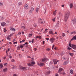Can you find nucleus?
Masks as SVG:
<instances>
[{
  "instance_id": "14",
  "label": "nucleus",
  "mask_w": 76,
  "mask_h": 76,
  "mask_svg": "<svg viewBox=\"0 0 76 76\" xmlns=\"http://www.w3.org/2000/svg\"><path fill=\"white\" fill-rule=\"evenodd\" d=\"M7 39H8V40H10V35H8V36H7Z\"/></svg>"
},
{
  "instance_id": "5",
  "label": "nucleus",
  "mask_w": 76,
  "mask_h": 76,
  "mask_svg": "<svg viewBox=\"0 0 76 76\" xmlns=\"http://www.w3.org/2000/svg\"><path fill=\"white\" fill-rule=\"evenodd\" d=\"M71 47L73 49H76V45H72Z\"/></svg>"
},
{
  "instance_id": "43",
  "label": "nucleus",
  "mask_w": 76,
  "mask_h": 76,
  "mask_svg": "<svg viewBox=\"0 0 76 76\" xmlns=\"http://www.w3.org/2000/svg\"><path fill=\"white\" fill-rule=\"evenodd\" d=\"M68 49L69 50H70L72 49L71 48L69 47H68Z\"/></svg>"
},
{
  "instance_id": "23",
  "label": "nucleus",
  "mask_w": 76,
  "mask_h": 76,
  "mask_svg": "<svg viewBox=\"0 0 76 76\" xmlns=\"http://www.w3.org/2000/svg\"><path fill=\"white\" fill-rule=\"evenodd\" d=\"M67 63H68L67 61H65V62L64 63V65H66V64H67Z\"/></svg>"
},
{
  "instance_id": "47",
  "label": "nucleus",
  "mask_w": 76,
  "mask_h": 76,
  "mask_svg": "<svg viewBox=\"0 0 76 76\" xmlns=\"http://www.w3.org/2000/svg\"><path fill=\"white\" fill-rule=\"evenodd\" d=\"M63 60H66V58H64V57H63L62 58Z\"/></svg>"
},
{
  "instance_id": "7",
  "label": "nucleus",
  "mask_w": 76,
  "mask_h": 76,
  "mask_svg": "<svg viewBox=\"0 0 76 76\" xmlns=\"http://www.w3.org/2000/svg\"><path fill=\"white\" fill-rule=\"evenodd\" d=\"M58 61H57V59H55L53 60V62L54 64H56L57 63Z\"/></svg>"
},
{
  "instance_id": "37",
  "label": "nucleus",
  "mask_w": 76,
  "mask_h": 76,
  "mask_svg": "<svg viewBox=\"0 0 76 76\" xmlns=\"http://www.w3.org/2000/svg\"><path fill=\"white\" fill-rule=\"evenodd\" d=\"M50 73V71H48L47 72V75H49Z\"/></svg>"
},
{
  "instance_id": "52",
  "label": "nucleus",
  "mask_w": 76,
  "mask_h": 76,
  "mask_svg": "<svg viewBox=\"0 0 76 76\" xmlns=\"http://www.w3.org/2000/svg\"><path fill=\"white\" fill-rule=\"evenodd\" d=\"M62 74H63V75H66V73L64 72L62 73Z\"/></svg>"
},
{
  "instance_id": "38",
  "label": "nucleus",
  "mask_w": 76,
  "mask_h": 76,
  "mask_svg": "<svg viewBox=\"0 0 76 76\" xmlns=\"http://www.w3.org/2000/svg\"><path fill=\"white\" fill-rule=\"evenodd\" d=\"M33 25L34 26V27H36L37 26V24H35V23H34V24Z\"/></svg>"
},
{
  "instance_id": "15",
  "label": "nucleus",
  "mask_w": 76,
  "mask_h": 76,
  "mask_svg": "<svg viewBox=\"0 0 76 76\" xmlns=\"http://www.w3.org/2000/svg\"><path fill=\"white\" fill-rule=\"evenodd\" d=\"M21 69H22V70H27V67H22Z\"/></svg>"
},
{
  "instance_id": "60",
  "label": "nucleus",
  "mask_w": 76,
  "mask_h": 76,
  "mask_svg": "<svg viewBox=\"0 0 76 76\" xmlns=\"http://www.w3.org/2000/svg\"><path fill=\"white\" fill-rule=\"evenodd\" d=\"M4 60H6V57H4Z\"/></svg>"
},
{
  "instance_id": "16",
  "label": "nucleus",
  "mask_w": 76,
  "mask_h": 76,
  "mask_svg": "<svg viewBox=\"0 0 76 76\" xmlns=\"http://www.w3.org/2000/svg\"><path fill=\"white\" fill-rule=\"evenodd\" d=\"M36 38H39V39H41V36H36Z\"/></svg>"
},
{
  "instance_id": "56",
  "label": "nucleus",
  "mask_w": 76,
  "mask_h": 76,
  "mask_svg": "<svg viewBox=\"0 0 76 76\" xmlns=\"http://www.w3.org/2000/svg\"><path fill=\"white\" fill-rule=\"evenodd\" d=\"M59 23H60L59 21H58L56 23V24H58V25H59Z\"/></svg>"
},
{
  "instance_id": "12",
  "label": "nucleus",
  "mask_w": 76,
  "mask_h": 76,
  "mask_svg": "<svg viewBox=\"0 0 76 76\" xmlns=\"http://www.w3.org/2000/svg\"><path fill=\"white\" fill-rule=\"evenodd\" d=\"M1 26H4V25H6V24L5 22H2L1 23Z\"/></svg>"
},
{
  "instance_id": "19",
  "label": "nucleus",
  "mask_w": 76,
  "mask_h": 76,
  "mask_svg": "<svg viewBox=\"0 0 76 76\" xmlns=\"http://www.w3.org/2000/svg\"><path fill=\"white\" fill-rule=\"evenodd\" d=\"M10 30L12 31H15L16 29L13 28H10Z\"/></svg>"
},
{
  "instance_id": "13",
  "label": "nucleus",
  "mask_w": 76,
  "mask_h": 76,
  "mask_svg": "<svg viewBox=\"0 0 76 76\" xmlns=\"http://www.w3.org/2000/svg\"><path fill=\"white\" fill-rule=\"evenodd\" d=\"M3 71L4 72H6L7 71V68H5L4 69H3Z\"/></svg>"
},
{
  "instance_id": "33",
  "label": "nucleus",
  "mask_w": 76,
  "mask_h": 76,
  "mask_svg": "<svg viewBox=\"0 0 76 76\" xmlns=\"http://www.w3.org/2000/svg\"><path fill=\"white\" fill-rule=\"evenodd\" d=\"M27 65L28 66H32V65L31 64L28 63L27 64Z\"/></svg>"
},
{
  "instance_id": "21",
  "label": "nucleus",
  "mask_w": 76,
  "mask_h": 76,
  "mask_svg": "<svg viewBox=\"0 0 76 76\" xmlns=\"http://www.w3.org/2000/svg\"><path fill=\"white\" fill-rule=\"evenodd\" d=\"M31 64H35V62L32 61L31 62Z\"/></svg>"
},
{
  "instance_id": "9",
  "label": "nucleus",
  "mask_w": 76,
  "mask_h": 76,
  "mask_svg": "<svg viewBox=\"0 0 76 76\" xmlns=\"http://www.w3.org/2000/svg\"><path fill=\"white\" fill-rule=\"evenodd\" d=\"M24 8L25 9H28V4H26L24 7Z\"/></svg>"
},
{
  "instance_id": "20",
  "label": "nucleus",
  "mask_w": 76,
  "mask_h": 76,
  "mask_svg": "<svg viewBox=\"0 0 76 76\" xmlns=\"http://www.w3.org/2000/svg\"><path fill=\"white\" fill-rule=\"evenodd\" d=\"M42 21V19L41 18H39V20L38 21V23H41V22Z\"/></svg>"
},
{
  "instance_id": "63",
  "label": "nucleus",
  "mask_w": 76,
  "mask_h": 76,
  "mask_svg": "<svg viewBox=\"0 0 76 76\" xmlns=\"http://www.w3.org/2000/svg\"><path fill=\"white\" fill-rule=\"evenodd\" d=\"M47 69H48V70H50V68H49V67H47Z\"/></svg>"
},
{
  "instance_id": "30",
  "label": "nucleus",
  "mask_w": 76,
  "mask_h": 76,
  "mask_svg": "<svg viewBox=\"0 0 76 76\" xmlns=\"http://www.w3.org/2000/svg\"><path fill=\"white\" fill-rule=\"evenodd\" d=\"M53 64V62H52V61H50V62L49 65H51V64Z\"/></svg>"
},
{
  "instance_id": "49",
  "label": "nucleus",
  "mask_w": 76,
  "mask_h": 76,
  "mask_svg": "<svg viewBox=\"0 0 76 76\" xmlns=\"http://www.w3.org/2000/svg\"><path fill=\"white\" fill-rule=\"evenodd\" d=\"M56 12H54L53 13V15H56Z\"/></svg>"
},
{
  "instance_id": "61",
  "label": "nucleus",
  "mask_w": 76,
  "mask_h": 76,
  "mask_svg": "<svg viewBox=\"0 0 76 76\" xmlns=\"http://www.w3.org/2000/svg\"><path fill=\"white\" fill-rule=\"evenodd\" d=\"M63 53L62 52L61 53V56H63Z\"/></svg>"
},
{
  "instance_id": "40",
  "label": "nucleus",
  "mask_w": 76,
  "mask_h": 76,
  "mask_svg": "<svg viewBox=\"0 0 76 76\" xmlns=\"http://www.w3.org/2000/svg\"><path fill=\"white\" fill-rule=\"evenodd\" d=\"M69 46L70 47H72V44L71 43H69Z\"/></svg>"
},
{
  "instance_id": "55",
  "label": "nucleus",
  "mask_w": 76,
  "mask_h": 76,
  "mask_svg": "<svg viewBox=\"0 0 76 76\" xmlns=\"http://www.w3.org/2000/svg\"><path fill=\"white\" fill-rule=\"evenodd\" d=\"M34 39H33L31 41V42H32V43H34Z\"/></svg>"
},
{
  "instance_id": "62",
  "label": "nucleus",
  "mask_w": 76,
  "mask_h": 76,
  "mask_svg": "<svg viewBox=\"0 0 76 76\" xmlns=\"http://www.w3.org/2000/svg\"><path fill=\"white\" fill-rule=\"evenodd\" d=\"M41 23H44V22H43V21H42L41 22Z\"/></svg>"
},
{
  "instance_id": "6",
  "label": "nucleus",
  "mask_w": 76,
  "mask_h": 76,
  "mask_svg": "<svg viewBox=\"0 0 76 76\" xmlns=\"http://www.w3.org/2000/svg\"><path fill=\"white\" fill-rule=\"evenodd\" d=\"M63 70V69L61 68H60L58 70V72L59 73H60V72Z\"/></svg>"
},
{
  "instance_id": "10",
  "label": "nucleus",
  "mask_w": 76,
  "mask_h": 76,
  "mask_svg": "<svg viewBox=\"0 0 76 76\" xmlns=\"http://www.w3.org/2000/svg\"><path fill=\"white\" fill-rule=\"evenodd\" d=\"M76 40V36H74L72 39L71 40V41H72V40Z\"/></svg>"
},
{
  "instance_id": "18",
  "label": "nucleus",
  "mask_w": 76,
  "mask_h": 76,
  "mask_svg": "<svg viewBox=\"0 0 76 76\" xmlns=\"http://www.w3.org/2000/svg\"><path fill=\"white\" fill-rule=\"evenodd\" d=\"M73 4H71L69 6L70 8V9H72V8H73Z\"/></svg>"
},
{
  "instance_id": "34",
  "label": "nucleus",
  "mask_w": 76,
  "mask_h": 76,
  "mask_svg": "<svg viewBox=\"0 0 76 76\" xmlns=\"http://www.w3.org/2000/svg\"><path fill=\"white\" fill-rule=\"evenodd\" d=\"M20 46H18V47H17V50H20Z\"/></svg>"
},
{
  "instance_id": "36",
  "label": "nucleus",
  "mask_w": 76,
  "mask_h": 76,
  "mask_svg": "<svg viewBox=\"0 0 76 76\" xmlns=\"http://www.w3.org/2000/svg\"><path fill=\"white\" fill-rule=\"evenodd\" d=\"M48 30V29L47 28L45 29V31L43 32L44 34H45V32H47V31Z\"/></svg>"
},
{
  "instance_id": "28",
  "label": "nucleus",
  "mask_w": 76,
  "mask_h": 76,
  "mask_svg": "<svg viewBox=\"0 0 76 76\" xmlns=\"http://www.w3.org/2000/svg\"><path fill=\"white\" fill-rule=\"evenodd\" d=\"M32 35V34H29L28 35V37H31Z\"/></svg>"
},
{
  "instance_id": "57",
  "label": "nucleus",
  "mask_w": 76,
  "mask_h": 76,
  "mask_svg": "<svg viewBox=\"0 0 76 76\" xmlns=\"http://www.w3.org/2000/svg\"><path fill=\"white\" fill-rule=\"evenodd\" d=\"M45 39L47 41H48L49 40V38H46Z\"/></svg>"
},
{
  "instance_id": "44",
  "label": "nucleus",
  "mask_w": 76,
  "mask_h": 76,
  "mask_svg": "<svg viewBox=\"0 0 76 76\" xmlns=\"http://www.w3.org/2000/svg\"><path fill=\"white\" fill-rule=\"evenodd\" d=\"M15 60H14V59H12L11 60L12 62H15Z\"/></svg>"
},
{
  "instance_id": "27",
  "label": "nucleus",
  "mask_w": 76,
  "mask_h": 76,
  "mask_svg": "<svg viewBox=\"0 0 76 76\" xmlns=\"http://www.w3.org/2000/svg\"><path fill=\"white\" fill-rule=\"evenodd\" d=\"M49 34H52V35H53H53L54 34V33L53 34V31H49Z\"/></svg>"
},
{
  "instance_id": "11",
  "label": "nucleus",
  "mask_w": 76,
  "mask_h": 76,
  "mask_svg": "<svg viewBox=\"0 0 76 76\" xmlns=\"http://www.w3.org/2000/svg\"><path fill=\"white\" fill-rule=\"evenodd\" d=\"M71 35H72L73 34H76V32L75 31H72L69 33Z\"/></svg>"
},
{
  "instance_id": "31",
  "label": "nucleus",
  "mask_w": 76,
  "mask_h": 76,
  "mask_svg": "<svg viewBox=\"0 0 76 76\" xmlns=\"http://www.w3.org/2000/svg\"><path fill=\"white\" fill-rule=\"evenodd\" d=\"M58 26H59V24H56V25L55 26V27H56V28H58Z\"/></svg>"
},
{
  "instance_id": "42",
  "label": "nucleus",
  "mask_w": 76,
  "mask_h": 76,
  "mask_svg": "<svg viewBox=\"0 0 76 76\" xmlns=\"http://www.w3.org/2000/svg\"><path fill=\"white\" fill-rule=\"evenodd\" d=\"M65 35H66V34H64V33H63L62 34L63 37H64V36H65Z\"/></svg>"
},
{
  "instance_id": "41",
  "label": "nucleus",
  "mask_w": 76,
  "mask_h": 76,
  "mask_svg": "<svg viewBox=\"0 0 76 76\" xmlns=\"http://www.w3.org/2000/svg\"><path fill=\"white\" fill-rule=\"evenodd\" d=\"M12 69H15V68L16 67L14 65H12Z\"/></svg>"
},
{
  "instance_id": "45",
  "label": "nucleus",
  "mask_w": 76,
  "mask_h": 76,
  "mask_svg": "<svg viewBox=\"0 0 76 76\" xmlns=\"http://www.w3.org/2000/svg\"><path fill=\"white\" fill-rule=\"evenodd\" d=\"M22 28H23L24 29H25V26H23L22 27Z\"/></svg>"
},
{
  "instance_id": "35",
  "label": "nucleus",
  "mask_w": 76,
  "mask_h": 76,
  "mask_svg": "<svg viewBox=\"0 0 76 76\" xmlns=\"http://www.w3.org/2000/svg\"><path fill=\"white\" fill-rule=\"evenodd\" d=\"M0 6H3V2H0Z\"/></svg>"
},
{
  "instance_id": "29",
  "label": "nucleus",
  "mask_w": 76,
  "mask_h": 76,
  "mask_svg": "<svg viewBox=\"0 0 76 76\" xmlns=\"http://www.w3.org/2000/svg\"><path fill=\"white\" fill-rule=\"evenodd\" d=\"M3 66V64H0V67H1V68H2Z\"/></svg>"
},
{
  "instance_id": "17",
  "label": "nucleus",
  "mask_w": 76,
  "mask_h": 76,
  "mask_svg": "<svg viewBox=\"0 0 76 76\" xmlns=\"http://www.w3.org/2000/svg\"><path fill=\"white\" fill-rule=\"evenodd\" d=\"M38 65H39V66H44V63H41L40 64H38Z\"/></svg>"
},
{
  "instance_id": "48",
  "label": "nucleus",
  "mask_w": 76,
  "mask_h": 76,
  "mask_svg": "<svg viewBox=\"0 0 76 76\" xmlns=\"http://www.w3.org/2000/svg\"><path fill=\"white\" fill-rule=\"evenodd\" d=\"M7 63H5L4 65V66H6V65H7Z\"/></svg>"
},
{
  "instance_id": "3",
  "label": "nucleus",
  "mask_w": 76,
  "mask_h": 76,
  "mask_svg": "<svg viewBox=\"0 0 76 76\" xmlns=\"http://www.w3.org/2000/svg\"><path fill=\"white\" fill-rule=\"evenodd\" d=\"M72 22L74 23V24H75L76 23V18H74V19H72Z\"/></svg>"
},
{
  "instance_id": "24",
  "label": "nucleus",
  "mask_w": 76,
  "mask_h": 76,
  "mask_svg": "<svg viewBox=\"0 0 76 76\" xmlns=\"http://www.w3.org/2000/svg\"><path fill=\"white\" fill-rule=\"evenodd\" d=\"M69 54L71 56H73L74 55V54L73 53H69Z\"/></svg>"
},
{
  "instance_id": "2",
  "label": "nucleus",
  "mask_w": 76,
  "mask_h": 76,
  "mask_svg": "<svg viewBox=\"0 0 76 76\" xmlns=\"http://www.w3.org/2000/svg\"><path fill=\"white\" fill-rule=\"evenodd\" d=\"M49 41L50 42H51L52 43H53L54 42V41H55V39L53 38H51L50 39Z\"/></svg>"
},
{
  "instance_id": "54",
  "label": "nucleus",
  "mask_w": 76,
  "mask_h": 76,
  "mask_svg": "<svg viewBox=\"0 0 76 76\" xmlns=\"http://www.w3.org/2000/svg\"><path fill=\"white\" fill-rule=\"evenodd\" d=\"M56 76H58V74L56 73Z\"/></svg>"
},
{
  "instance_id": "53",
  "label": "nucleus",
  "mask_w": 76,
  "mask_h": 76,
  "mask_svg": "<svg viewBox=\"0 0 76 76\" xmlns=\"http://www.w3.org/2000/svg\"><path fill=\"white\" fill-rule=\"evenodd\" d=\"M55 19H56V18H54L52 19L53 21H55Z\"/></svg>"
},
{
  "instance_id": "50",
  "label": "nucleus",
  "mask_w": 76,
  "mask_h": 76,
  "mask_svg": "<svg viewBox=\"0 0 76 76\" xmlns=\"http://www.w3.org/2000/svg\"><path fill=\"white\" fill-rule=\"evenodd\" d=\"M0 18H1V19H3V16H1Z\"/></svg>"
},
{
  "instance_id": "64",
  "label": "nucleus",
  "mask_w": 76,
  "mask_h": 76,
  "mask_svg": "<svg viewBox=\"0 0 76 76\" xmlns=\"http://www.w3.org/2000/svg\"><path fill=\"white\" fill-rule=\"evenodd\" d=\"M34 51H37V48H34Z\"/></svg>"
},
{
  "instance_id": "51",
  "label": "nucleus",
  "mask_w": 76,
  "mask_h": 76,
  "mask_svg": "<svg viewBox=\"0 0 76 76\" xmlns=\"http://www.w3.org/2000/svg\"><path fill=\"white\" fill-rule=\"evenodd\" d=\"M20 46V48H23V46L22 45H21L20 46Z\"/></svg>"
},
{
  "instance_id": "1",
  "label": "nucleus",
  "mask_w": 76,
  "mask_h": 76,
  "mask_svg": "<svg viewBox=\"0 0 76 76\" xmlns=\"http://www.w3.org/2000/svg\"><path fill=\"white\" fill-rule=\"evenodd\" d=\"M70 14V12H68L65 15L64 19L65 22H66L67 20L68 19V18H69V16Z\"/></svg>"
},
{
  "instance_id": "59",
  "label": "nucleus",
  "mask_w": 76,
  "mask_h": 76,
  "mask_svg": "<svg viewBox=\"0 0 76 76\" xmlns=\"http://www.w3.org/2000/svg\"><path fill=\"white\" fill-rule=\"evenodd\" d=\"M54 45H53L52 47V49L53 50V48H54Z\"/></svg>"
},
{
  "instance_id": "8",
  "label": "nucleus",
  "mask_w": 76,
  "mask_h": 76,
  "mask_svg": "<svg viewBox=\"0 0 76 76\" xmlns=\"http://www.w3.org/2000/svg\"><path fill=\"white\" fill-rule=\"evenodd\" d=\"M48 60V59L47 58H45L42 59V61L44 62L45 61H46V60Z\"/></svg>"
},
{
  "instance_id": "25",
  "label": "nucleus",
  "mask_w": 76,
  "mask_h": 76,
  "mask_svg": "<svg viewBox=\"0 0 76 76\" xmlns=\"http://www.w3.org/2000/svg\"><path fill=\"white\" fill-rule=\"evenodd\" d=\"M22 3L21 2H20L18 4V5L19 6H20L22 5Z\"/></svg>"
},
{
  "instance_id": "46",
  "label": "nucleus",
  "mask_w": 76,
  "mask_h": 76,
  "mask_svg": "<svg viewBox=\"0 0 76 76\" xmlns=\"http://www.w3.org/2000/svg\"><path fill=\"white\" fill-rule=\"evenodd\" d=\"M46 50H47V51H50V48H48V49H46Z\"/></svg>"
},
{
  "instance_id": "58",
  "label": "nucleus",
  "mask_w": 76,
  "mask_h": 76,
  "mask_svg": "<svg viewBox=\"0 0 76 76\" xmlns=\"http://www.w3.org/2000/svg\"><path fill=\"white\" fill-rule=\"evenodd\" d=\"M13 76H18V75H17L16 74H15L13 75Z\"/></svg>"
},
{
  "instance_id": "32",
  "label": "nucleus",
  "mask_w": 76,
  "mask_h": 76,
  "mask_svg": "<svg viewBox=\"0 0 76 76\" xmlns=\"http://www.w3.org/2000/svg\"><path fill=\"white\" fill-rule=\"evenodd\" d=\"M9 58L10 59V58H12V56H10V55H9L8 56Z\"/></svg>"
},
{
  "instance_id": "26",
  "label": "nucleus",
  "mask_w": 76,
  "mask_h": 76,
  "mask_svg": "<svg viewBox=\"0 0 76 76\" xmlns=\"http://www.w3.org/2000/svg\"><path fill=\"white\" fill-rule=\"evenodd\" d=\"M39 10V9L38 8H37L36 9V12L37 13H38V11Z\"/></svg>"
},
{
  "instance_id": "39",
  "label": "nucleus",
  "mask_w": 76,
  "mask_h": 76,
  "mask_svg": "<svg viewBox=\"0 0 76 76\" xmlns=\"http://www.w3.org/2000/svg\"><path fill=\"white\" fill-rule=\"evenodd\" d=\"M4 31L5 32H6V31H7V30H6V28H4Z\"/></svg>"
},
{
  "instance_id": "4",
  "label": "nucleus",
  "mask_w": 76,
  "mask_h": 76,
  "mask_svg": "<svg viewBox=\"0 0 76 76\" xmlns=\"http://www.w3.org/2000/svg\"><path fill=\"white\" fill-rule=\"evenodd\" d=\"M34 10V7H31V10L29 11V12L30 13H31L32 12H33V11Z\"/></svg>"
},
{
  "instance_id": "22",
  "label": "nucleus",
  "mask_w": 76,
  "mask_h": 76,
  "mask_svg": "<svg viewBox=\"0 0 76 76\" xmlns=\"http://www.w3.org/2000/svg\"><path fill=\"white\" fill-rule=\"evenodd\" d=\"M70 73L71 74H73V71L72 69H71L70 70Z\"/></svg>"
}]
</instances>
